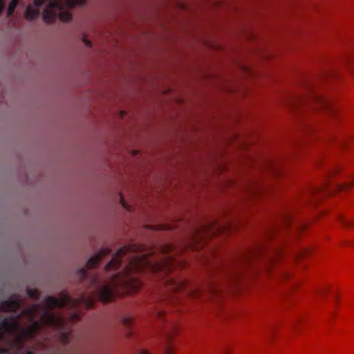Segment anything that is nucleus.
I'll list each match as a JSON object with an SVG mask.
<instances>
[{
  "mask_svg": "<svg viewBox=\"0 0 354 354\" xmlns=\"http://www.w3.org/2000/svg\"><path fill=\"white\" fill-rule=\"evenodd\" d=\"M110 252L111 250L108 248L101 249L87 261L86 268H80L77 272L79 279L82 281H87L93 288L91 295L84 293L78 298L75 299L65 292H62L59 298L48 296L42 304L36 305L34 309L25 308L21 313H18V310L21 308L19 297L12 296L2 301L0 305L1 309L3 311L16 314L11 315L9 319L5 318L2 321L3 326L8 331L12 333L19 328L17 319H21L22 315L26 314L32 316L34 311L39 308L42 322L48 326L59 330L63 328L65 319L62 316L53 313L54 307L71 309L83 305L87 309H90L93 307L96 299L104 303L113 300L115 294H120V289L128 294L138 290L141 287L142 282L134 274L140 272L145 264L148 263L144 262L138 256L131 257L129 263L121 271L112 274L110 281L107 283L101 281L97 275L88 274L87 269L95 268L101 259Z\"/></svg>",
  "mask_w": 354,
  "mask_h": 354,
  "instance_id": "nucleus-1",
  "label": "nucleus"
},
{
  "mask_svg": "<svg viewBox=\"0 0 354 354\" xmlns=\"http://www.w3.org/2000/svg\"><path fill=\"white\" fill-rule=\"evenodd\" d=\"M86 1V0H49V4L43 12V19L46 23H53L59 15L62 21H69L71 15L68 12H62L64 6L73 8L77 5H83Z\"/></svg>",
  "mask_w": 354,
  "mask_h": 354,
  "instance_id": "nucleus-2",
  "label": "nucleus"
},
{
  "mask_svg": "<svg viewBox=\"0 0 354 354\" xmlns=\"http://www.w3.org/2000/svg\"><path fill=\"white\" fill-rule=\"evenodd\" d=\"M353 64H354V39L348 44L338 60L330 63L328 68L322 72V78L337 77L339 67L350 68Z\"/></svg>",
  "mask_w": 354,
  "mask_h": 354,
  "instance_id": "nucleus-3",
  "label": "nucleus"
},
{
  "mask_svg": "<svg viewBox=\"0 0 354 354\" xmlns=\"http://www.w3.org/2000/svg\"><path fill=\"white\" fill-rule=\"evenodd\" d=\"M307 93L306 96L302 97L299 99L301 102H316L318 103L323 108L328 109L330 106L329 100L318 93L315 88V86L312 84H308L306 87Z\"/></svg>",
  "mask_w": 354,
  "mask_h": 354,
  "instance_id": "nucleus-4",
  "label": "nucleus"
},
{
  "mask_svg": "<svg viewBox=\"0 0 354 354\" xmlns=\"http://www.w3.org/2000/svg\"><path fill=\"white\" fill-rule=\"evenodd\" d=\"M166 286L169 290L176 293L178 292H185V294H193L194 290L189 287L188 283L184 280H176L172 277H168L165 281Z\"/></svg>",
  "mask_w": 354,
  "mask_h": 354,
  "instance_id": "nucleus-5",
  "label": "nucleus"
},
{
  "mask_svg": "<svg viewBox=\"0 0 354 354\" xmlns=\"http://www.w3.org/2000/svg\"><path fill=\"white\" fill-rule=\"evenodd\" d=\"M127 248H121L113 255L112 259L106 265L105 270L106 271H115L122 267V257L126 255Z\"/></svg>",
  "mask_w": 354,
  "mask_h": 354,
  "instance_id": "nucleus-6",
  "label": "nucleus"
},
{
  "mask_svg": "<svg viewBox=\"0 0 354 354\" xmlns=\"http://www.w3.org/2000/svg\"><path fill=\"white\" fill-rule=\"evenodd\" d=\"M49 4V0H34V5L35 8L31 6H28L25 11V17L28 20H32L36 18L39 14V7L44 3Z\"/></svg>",
  "mask_w": 354,
  "mask_h": 354,
  "instance_id": "nucleus-7",
  "label": "nucleus"
},
{
  "mask_svg": "<svg viewBox=\"0 0 354 354\" xmlns=\"http://www.w3.org/2000/svg\"><path fill=\"white\" fill-rule=\"evenodd\" d=\"M281 222L286 227H289L292 224L294 225V230L295 232H299L304 229L305 226L300 223H294L293 217L291 213L284 212L283 213L281 218Z\"/></svg>",
  "mask_w": 354,
  "mask_h": 354,
  "instance_id": "nucleus-8",
  "label": "nucleus"
},
{
  "mask_svg": "<svg viewBox=\"0 0 354 354\" xmlns=\"http://www.w3.org/2000/svg\"><path fill=\"white\" fill-rule=\"evenodd\" d=\"M39 324L37 322H34L29 328L22 330V335L26 338L33 339L39 330Z\"/></svg>",
  "mask_w": 354,
  "mask_h": 354,
  "instance_id": "nucleus-9",
  "label": "nucleus"
},
{
  "mask_svg": "<svg viewBox=\"0 0 354 354\" xmlns=\"http://www.w3.org/2000/svg\"><path fill=\"white\" fill-rule=\"evenodd\" d=\"M257 254L256 251L252 250H248L244 251L240 256L239 257V261L241 263H247L250 261V259L255 256Z\"/></svg>",
  "mask_w": 354,
  "mask_h": 354,
  "instance_id": "nucleus-10",
  "label": "nucleus"
},
{
  "mask_svg": "<svg viewBox=\"0 0 354 354\" xmlns=\"http://www.w3.org/2000/svg\"><path fill=\"white\" fill-rule=\"evenodd\" d=\"M122 323L124 326L127 328L128 331L127 332V335H131V331H130V328L133 323V319L131 316H125L122 318Z\"/></svg>",
  "mask_w": 354,
  "mask_h": 354,
  "instance_id": "nucleus-11",
  "label": "nucleus"
},
{
  "mask_svg": "<svg viewBox=\"0 0 354 354\" xmlns=\"http://www.w3.org/2000/svg\"><path fill=\"white\" fill-rule=\"evenodd\" d=\"M171 333L167 334L166 342L164 345V352L165 354H171L173 352V346L171 343Z\"/></svg>",
  "mask_w": 354,
  "mask_h": 354,
  "instance_id": "nucleus-12",
  "label": "nucleus"
},
{
  "mask_svg": "<svg viewBox=\"0 0 354 354\" xmlns=\"http://www.w3.org/2000/svg\"><path fill=\"white\" fill-rule=\"evenodd\" d=\"M354 183V178H351L348 182L345 183L343 185H334L333 189L334 190H344L349 189L353 186Z\"/></svg>",
  "mask_w": 354,
  "mask_h": 354,
  "instance_id": "nucleus-13",
  "label": "nucleus"
},
{
  "mask_svg": "<svg viewBox=\"0 0 354 354\" xmlns=\"http://www.w3.org/2000/svg\"><path fill=\"white\" fill-rule=\"evenodd\" d=\"M321 192H324L330 194L333 192V190L329 185L325 186L324 187H314L310 189V192L313 194L319 193Z\"/></svg>",
  "mask_w": 354,
  "mask_h": 354,
  "instance_id": "nucleus-14",
  "label": "nucleus"
},
{
  "mask_svg": "<svg viewBox=\"0 0 354 354\" xmlns=\"http://www.w3.org/2000/svg\"><path fill=\"white\" fill-rule=\"evenodd\" d=\"M19 0H12L7 9V16L10 17L14 13V11L19 3Z\"/></svg>",
  "mask_w": 354,
  "mask_h": 354,
  "instance_id": "nucleus-15",
  "label": "nucleus"
},
{
  "mask_svg": "<svg viewBox=\"0 0 354 354\" xmlns=\"http://www.w3.org/2000/svg\"><path fill=\"white\" fill-rule=\"evenodd\" d=\"M339 221L342 223V225L345 227H350L351 226H354V220H348L344 217H340Z\"/></svg>",
  "mask_w": 354,
  "mask_h": 354,
  "instance_id": "nucleus-16",
  "label": "nucleus"
},
{
  "mask_svg": "<svg viewBox=\"0 0 354 354\" xmlns=\"http://www.w3.org/2000/svg\"><path fill=\"white\" fill-rule=\"evenodd\" d=\"M27 294L31 298H38L39 296V292L37 289H27Z\"/></svg>",
  "mask_w": 354,
  "mask_h": 354,
  "instance_id": "nucleus-17",
  "label": "nucleus"
},
{
  "mask_svg": "<svg viewBox=\"0 0 354 354\" xmlns=\"http://www.w3.org/2000/svg\"><path fill=\"white\" fill-rule=\"evenodd\" d=\"M310 250L308 249V248H304L302 249L300 252H299V254H298L299 256H305V255H308V254H310Z\"/></svg>",
  "mask_w": 354,
  "mask_h": 354,
  "instance_id": "nucleus-18",
  "label": "nucleus"
},
{
  "mask_svg": "<svg viewBox=\"0 0 354 354\" xmlns=\"http://www.w3.org/2000/svg\"><path fill=\"white\" fill-rule=\"evenodd\" d=\"M156 313L157 316L160 318H162L165 316V310H161V309L157 310Z\"/></svg>",
  "mask_w": 354,
  "mask_h": 354,
  "instance_id": "nucleus-19",
  "label": "nucleus"
},
{
  "mask_svg": "<svg viewBox=\"0 0 354 354\" xmlns=\"http://www.w3.org/2000/svg\"><path fill=\"white\" fill-rule=\"evenodd\" d=\"M83 42L85 44L86 46L91 47V42L86 37L83 38Z\"/></svg>",
  "mask_w": 354,
  "mask_h": 354,
  "instance_id": "nucleus-20",
  "label": "nucleus"
},
{
  "mask_svg": "<svg viewBox=\"0 0 354 354\" xmlns=\"http://www.w3.org/2000/svg\"><path fill=\"white\" fill-rule=\"evenodd\" d=\"M4 9V1L3 0H0V14Z\"/></svg>",
  "mask_w": 354,
  "mask_h": 354,
  "instance_id": "nucleus-21",
  "label": "nucleus"
},
{
  "mask_svg": "<svg viewBox=\"0 0 354 354\" xmlns=\"http://www.w3.org/2000/svg\"><path fill=\"white\" fill-rule=\"evenodd\" d=\"M120 201H121V204H122V205L124 208L128 209V207H127V203H125V201H124V199L122 198V197H121V198H120Z\"/></svg>",
  "mask_w": 354,
  "mask_h": 354,
  "instance_id": "nucleus-22",
  "label": "nucleus"
},
{
  "mask_svg": "<svg viewBox=\"0 0 354 354\" xmlns=\"http://www.w3.org/2000/svg\"><path fill=\"white\" fill-rule=\"evenodd\" d=\"M140 354H150V353L145 349H142L140 351Z\"/></svg>",
  "mask_w": 354,
  "mask_h": 354,
  "instance_id": "nucleus-23",
  "label": "nucleus"
},
{
  "mask_svg": "<svg viewBox=\"0 0 354 354\" xmlns=\"http://www.w3.org/2000/svg\"><path fill=\"white\" fill-rule=\"evenodd\" d=\"M6 352H7L6 350L0 347V354H4V353H6Z\"/></svg>",
  "mask_w": 354,
  "mask_h": 354,
  "instance_id": "nucleus-24",
  "label": "nucleus"
},
{
  "mask_svg": "<svg viewBox=\"0 0 354 354\" xmlns=\"http://www.w3.org/2000/svg\"><path fill=\"white\" fill-rule=\"evenodd\" d=\"M171 330L174 332L176 330H177V327L176 326H171Z\"/></svg>",
  "mask_w": 354,
  "mask_h": 354,
  "instance_id": "nucleus-25",
  "label": "nucleus"
},
{
  "mask_svg": "<svg viewBox=\"0 0 354 354\" xmlns=\"http://www.w3.org/2000/svg\"><path fill=\"white\" fill-rule=\"evenodd\" d=\"M26 354H34L32 351H28Z\"/></svg>",
  "mask_w": 354,
  "mask_h": 354,
  "instance_id": "nucleus-26",
  "label": "nucleus"
},
{
  "mask_svg": "<svg viewBox=\"0 0 354 354\" xmlns=\"http://www.w3.org/2000/svg\"><path fill=\"white\" fill-rule=\"evenodd\" d=\"M325 290H320V294H322Z\"/></svg>",
  "mask_w": 354,
  "mask_h": 354,
  "instance_id": "nucleus-27",
  "label": "nucleus"
},
{
  "mask_svg": "<svg viewBox=\"0 0 354 354\" xmlns=\"http://www.w3.org/2000/svg\"><path fill=\"white\" fill-rule=\"evenodd\" d=\"M124 115V111H122V112H121V115L122 116V115Z\"/></svg>",
  "mask_w": 354,
  "mask_h": 354,
  "instance_id": "nucleus-28",
  "label": "nucleus"
},
{
  "mask_svg": "<svg viewBox=\"0 0 354 354\" xmlns=\"http://www.w3.org/2000/svg\"><path fill=\"white\" fill-rule=\"evenodd\" d=\"M170 301H171V302L174 301V298H171Z\"/></svg>",
  "mask_w": 354,
  "mask_h": 354,
  "instance_id": "nucleus-29",
  "label": "nucleus"
}]
</instances>
